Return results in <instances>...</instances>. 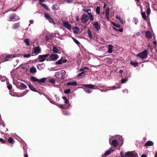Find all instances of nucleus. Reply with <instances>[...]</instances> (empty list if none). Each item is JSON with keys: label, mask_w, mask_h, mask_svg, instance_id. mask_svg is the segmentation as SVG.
<instances>
[{"label": "nucleus", "mask_w": 157, "mask_h": 157, "mask_svg": "<svg viewBox=\"0 0 157 157\" xmlns=\"http://www.w3.org/2000/svg\"><path fill=\"white\" fill-rule=\"evenodd\" d=\"M29 22L30 23V24H33L34 23V21L33 20H32L29 21Z\"/></svg>", "instance_id": "obj_63"}, {"label": "nucleus", "mask_w": 157, "mask_h": 157, "mask_svg": "<svg viewBox=\"0 0 157 157\" xmlns=\"http://www.w3.org/2000/svg\"><path fill=\"white\" fill-rule=\"evenodd\" d=\"M93 25L97 30L98 31L100 29V26L98 22H94L93 24Z\"/></svg>", "instance_id": "obj_13"}, {"label": "nucleus", "mask_w": 157, "mask_h": 157, "mask_svg": "<svg viewBox=\"0 0 157 157\" xmlns=\"http://www.w3.org/2000/svg\"><path fill=\"white\" fill-rule=\"evenodd\" d=\"M52 36L50 35H46L45 37V40L46 41L48 40L49 39H52Z\"/></svg>", "instance_id": "obj_33"}, {"label": "nucleus", "mask_w": 157, "mask_h": 157, "mask_svg": "<svg viewBox=\"0 0 157 157\" xmlns=\"http://www.w3.org/2000/svg\"><path fill=\"white\" fill-rule=\"evenodd\" d=\"M62 98L64 100V102L67 104L69 103V101L67 100V98L65 97H63Z\"/></svg>", "instance_id": "obj_39"}, {"label": "nucleus", "mask_w": 157, "mask_h": 157, "mask_svg": "<svg viewBox=\"0 0 157 157\" xmlns=\"http://www.w3.org/2000/svg\"><path fill=\"white\" fill-rule=\"evenodd\" d=\"M88 34L89 37L90 39H92V36L91 34V31L89 29L88 30Z\"/></svg>", "instance_id": "obj_34"}, {"label": "nucleus", "mask_w": 157, "mask_h": 157, "mask_svg": "<svg viewBox=\"0 0 157 157\" xmlns=\"http://www.w3.org/2000/svg\"><path fill=\"white\" fill-rule=\"evenodd\" d=\"M147 14L148 15L150 13V10L149 7H148L146 12Z\"/></svg>", "instance_id": "obj_55"}, {"label": "nucleus", "mask_w": 157, "mask_h": 157, "mask_svg": "<svg viewBox=\"0 0 157 157\" xmlns=\"http://www.w3.org/2000/svg\"><path fill=\"white\" fill-rule=\"evenodd\" d=\"M89 69V68L87 67H83L82 68H81L80 70V71H83V70H84L85 69Z\"/></svg>", "instance_id": "obj_53"}, {"label": "nucleus", "mask_w": 157, "mask_h": 157, "mask_svg": "<svg viewBox=\"0 0 157 157\" xmlns=\"http://www.w3.org/2000/svg\"><path fill=\"white\" fill-rule=\"evenodd\" d=\"M0 141L2 142V143H5L6 141H5L3 139L0 138Z\"/></svg>", "instance_id": "obj_57"}, {"label": "nucleus", "mask_w": 157, "mask_h": 157, "mask_svg": "<svg viewBox=\"0 0 157 157\" xmlns=\"http://www.w3.org/2000/svg\"><path fill=\"white\" fill-rule=\"evenodd\" d=\"M85 72L83 71L82 72L78 74V77H79L81 76H82V77H83L85 75Z\"/></svg>", "instance_id": "obj_40"}, {"label": "nucleus", "mask_w": 157, "mask_h": 157, "mask_svg": "<svg viewBox=\"0 0 157 157\" xmlns=\"http://www.w3.org/2000/svg\"><path fill=\"white\" fill-rule=\"evenodd\" d=\"M59 57V56L58 55L53 54L51 55L48 58L46 59V60L49 61H55Z\"/></svg>", "instance_id": "obj_5"}, {"label": "nucleus", "mask_w": 157, "mask_h": 157, "mask_svg": "<svg viewBox=\"0 0 157 157\" xmlns=\"http://www.w3.org/2000/svg\"><path fill=\"white\" fill-rule=\"evenodd\" d=\"M41 51L40 48L38 47H35L33 49V51L32 52L33 56H35L38 55Z\"/></svg>", "instance_id": "obj_7"}, {"label": "nucleus", "mask_w": 157, "mask_h": 157, "mask_svg": "<svg viewBox=\"0 0 157 157\" xmlns=\"http://www.w3.org/2000/svg\"><path fill=\"white\" fill-rule=\"evenodd\" d=\"M89 17L90 18V21H93V20H94V17H93V15L91 16H90Z\"/></svg>", "instance_id": "obj_61"}, {"label": "nucleus", "mask_w": 157, "mask_h": 157, "mask_svg": "<svg viewBox=\"0 0 157 157\" xmlns=\"http://www.w3.org/2000/svg\"><path fill=\"white\" fill-rule=\"evenodd\" d=\"M40 4H41L43 7H44V8L46 10H49V8L46 4H45L41 3H40Z\"/></svg>", "instance_id": "obj_37"}, {"label": "nucleus", "mask_w": 157, "mask_h": 157, "mask_svg": "<svg viewBox=\"0 0 157 157\" xmlns=\"http://www.w3.org/2000/svg\"><path fill=\"white\" fill-rule=\"evenodd\" d=\"M15 14L11 15L9 17H10V20H9V21H16L17 20H15Z\"/></svg>", "instance_id": "obj_23"}, {"label": "nucleus", "mask_w": 157, "mask_h": 157, "mask_svg": "<svg viewBox=\"0 0 157 157\" xmlns=\"http://www.w3.org/2000/svg\"><path fill=\"white\" fill-rule=\"evenodd\" d=\"M72 39L74 42L77 45H78L80 44V43L78 40L76 39L74 37H72Z\"/></svg>", "instance_id": "obj_38"}, {"label": "nucleus", "mask_w": 157, "mask_h": 157, "mask_svg": "<svg viewBox=\"0 0 157 157\" xmlns=\"http://www.w3.org/2000/svg\"><path fill=\"white\" fill-rule=\"evenodd\" d=\"M145 33L146 36L148 38H151L152 35L149 31H146Z\"/></svg>", "instance_id": "obj_21"}, {"label": "nucleus", "mask_w": 157, "mask_h": 157, "mask_svg": "<svg viewBox=\"0 0 157 157\" xmlns=\"http://www.w3.org/2000/svg\"><path fill=\"white\" fill-rule=\"evenodd\" d=\"M113 46L111 44L108 45V52L109 53H111L113 52Z\"/></svg>", "instance_id": "obj_20"}, {"label": "nucleus", "mask_w": 157, "mask_h": 157, "mask_svg": "<svg viewBox=\"0 0 157 157\" xmlns=\"http://www.w3.org/2000/svg\"><path fill=\"white\" fill-rule=\"evenodd\" d=\"M130 64L134 67H136L138 66V63L137 62H133L132 61L130 62Z\"/></svg>", "instance_id": "obj_29"}, {"label": "nucleus", "mask_w": 157, "mask_h": 157, "mask_svg": "<svg viewBox=\"0 0 157 157\" xmlns=\"http://www.w3.org/2000/svg\"><path fill=\"white\" fill-rule=\"evenodd\" d=\"M113 29L115 30H116L117 31H118L121 32H122L123 30V29L122 28H120L119 29H118L115 27H113Z\"/></svg>", "instance_id": "obj_35"}, {"label": "nucleus", "mask_w": 157, "mask_h": 157, "mask_svg": "<svg viewBox=\"0 0 157 157\" xmlns=\"http://www.w3.org/2000/svg\"><path fill=\"white\" fill-rule=\"evenodd\" d=\"M71 90L70 89H68L64 91V93L65 94H67L70 93Z\"/></svg>", "instance_id": "obj_44"}, {"label": "nucleus", "mask_w": 157, "mask_h": 157, "mask_svg": "<svg viewBox=\"0 0 157 157\" xmlns=\"http://www.w3.org/2000/svg\"><path fill=\"white\" fill-rule=\"evenodd\" d=\"M141 15L142 17L144 19H146V16L144 12L142 13Z\"/></svg>", "instance_id": "obj_41"}, {"label": "nucleus", "mask_w": 157, "mask_h": 157, "mask_svg": "<svg viewBox=\"0 0 157 157\" xmlns=\"http://www.w3.org/2000/svg\"><path fill=\"white\" fill-rule=\"evenodd\" d=\"M64 26L67 29L71 30V26L69 23L67 22H65L63 23Z\"/></svg>", "instance_id": "obj_16"}, {"label": "nucleus", "mask_w": 157, "mask_h": 157, "mask_svg": "<svg viewBox=\"0 0 157 157\" xmlns=\"http://www.w3.org/2000/svg\"><path fill=\"white\" fill-rule=\"evenodd\" d=\"M133 152H128L126 153L125 155V157H135V155Z\"/></svg>", "instance_id": "obj_12"}, {"label": "nucleus", "mask_w": 157, "mask_h": 157, "mask_svg": "<svg viewBox=\"0 0 157 157\" xmlns=\"http://www.w3.org/2000/svg\"><path fill=\"white\" fill-rule=\"evenodd\" d=\"M73 31L74 33H78L79 32V29L77 27H75L73 28Z\"/></svg>", "instance_id": "obj_22"}, {"label": "nucleus", "mask_w": 157, "mask_h": 157, "mask_svg": "<svg viewBox=\"0 0 157 157\" xmlns=\"http://www.w3.org/2000/svg\"><path fill=\"white\" fill-rule=\"evenodd\" d=\"M8 141L11 144H13L14 142V140H13V139L12 137H10L8 139Z\"/></svg>", "instance_id": "obj_31"}, {"label": "nucleus", "mask_w": 157, "mask_h": 157, "mask_svg": "<svg viewBox=\"0 0 157 157\" xmlns=\"http://www.w3.org/2000/svg\"><path fill=\"white\" fill-rule=\"evenodd\" d=\"M67 85L68 86H75L77 85V83L76 82H69L67 83Z\"/></svg>", "instance_id": "obj_26"}, {"label": "nucleus", "mask_w": 157, "mask_h": 157, "mask_svg": "<svg viewBox=\"0 0 157 157\" xmlns=\"http://www.w3.org/2000/svg\"><path fill=\"white\" fill-rule=\"evenodd\" d=\"M49 81L50 82L53 83H54L55 82V81L54 78L50 79L49 80Z\"/></svg>", "instance_id": "obj_46"}, {"label": "nucleus", "mask_w": 157, "mask_h": 157, "mask_svg": "<svg viewBox=\"0 0 157 157\" xmlns=\"http://www.w3.org/2000/svg\"><path fill=\"white\" fill-rule=\"evenodd\" d=\"M134 19L135 24L136 25L138 23V20L136 18H134Z\"/></svg>", "instance_id": "obj_58"}, {"label": "nucleus", "mask_w": 157, "mask_h": 157, "mask_svg": "<svg viewBox=\"0 0 157 157\" xmlns=\"http://www.w3.org/2000/svg\"><path fill=\"white\" fill-rule=\"evenodd\" d=\"M148 53L147 50H144L143 52L136 55V56L140 57L141 59H145L147 57Z\"/></svg>", "instance_id": "obj_3"}, {"label": "nucleus", "mask_w": 157, "mask_h": 157, "mask_svg": "<svg viewBox=\"0 0 157 157\" xmlns=\"http://www.w3.org/2000/svg\"><path fill=\"white\" fill-rule=\"evenodd\" d=\"M13 83L17 87L19 88L20 89L24 90L27 87L25 84L22 83L19 81H14Z\"/></svg>", "instance_id": "obj_2"}, {"label": "nucleus", "mask_w": 157, "mask_h": 157, "mask_svg": "<svg viewBox=\"0 0 157 157\" xmlns=\"http://www.w3.org/2000/svg\"><path fill=\"white\" fill-rule=\"evenodd\" d=\"M84 91L86 93L88 94H90L91 93L92 91L89 90H84Z\"/></svg>", "instance_id": "obj_50"}, {"label": "nucleus", "mask_w": 157, "mask_h": 157, "mask_svg": "<svg viewBox=\"0 0 157 157\" xmlns=\"http://www.w3.org/2000/svg\"><path fill=\"white\" fill-rule=\"evenodd\" d=\"M44 16L48 20L51 17L50 15L47 13H44Z\"/></svg>", "instance_id": "obj_43"}, {"label": "nucleus", "mask_w": 157, "mask_h": 157, "mask_svg": "<svg viewBox=\"0 0 157 157\" xmlns=\"http://www.w3.org/2000/svg\"><path fill=\"white\" fill-rule=\"evenodd\" d=\"M89 19V17L87 14H83L82 15L81 18V21L83 23H86L87 22Z\"/></svg>", "instance_id": "obj_8"}, {"label": "nucleus", "mask_w": 157, "mask_h": 157, "mask_svg": "<svg viewBox=\"0 0 157 157\" xmlns=\"http://www.w3.org/2000/svg\"><path fill=\"white\" fill-rule=\"evenodd\" d=\"M29 69L31 73H35L36 72V69L34 66H32Z\"/></svg>", "instance_id": "obj_19"}, {"label": "nucleus", "mask_w": 157, "mask_h": 157, "mask_svg": "<svg viewBox=\"0 0 157 157\" xmlns=\"http://www.w3.org/2000/svg\"><path fill=\"white\" fill-rule=\"evenodd\" d=\"M116 18L118 19L121 24H124L125 23V21H124L123 19L120 16L118 15H116Z\"/></svg>", "instance_id": "obj_15"}, {"label": "nucleus", "mask_w": 157, "mask_h": 157, "mask_svg": "<svg viewBox=\"0 0 157 157\" xmlns=\"http://www.w3.org/2000/svg\"><path fill=\"white\" fill-rule=\"evenodd\" d=\"M6 78L5 76L2 77H2H1L0 78V80L2 81H5L6 80Z\"/></svg>", "instance_id": "obj_52"}, {"label": "nucleus", "mask_w": 157, "mask_h": 157, "mask_svg": "<svg viewBox=\"0 0 157 157\" xmlns=\"http://www.w3.org/2000/svg\"><path fill=\"white\" fill-rule=\"evenodd\" d=\"M24 42L25 43L26 45L29 46V39L28 38H27L24 40Z\"/></svg>", "instance_id": "obj_32"}, {"label": "nucleus", "mask_w": 157, "mask_h": 157, "mask_svg": "<svg viewBox=\"0 0 157 157\" xmlns=\"http://www.w3.org/2000/svg\"><path fill=\"white\" fill-rule=\"evenodd\" d=\"M83 10L85 12H86L87 13L89 12V11L90 10V9H83Z\"/></svg>", "instance_id": "obj_54"}, {"label": "nucleus", "mask_w": 157, "mask_h": 157, "mask_svg": "<svg viewBox=\"0 0 157 157\" xmlns=\"http://www.w3.org/2000/svg\"><path fill=\"white\" fill-rule=\"evenodd\" d=\"M83 85L88 88H90L91 89H94V88L95 87V86L93 84H86V85Z\"/></svg>", "instance_id": "obj_17"}, {"label": "nucleus", "mask_w": 157, "mask_h": 157, "mask_svg": "<svg viewBox=\"0 0 157 157\" xmlns=\"http://www.w3.org/2000/svg\"><path fill=\"white\" fill-rule=\"evenodd\" d=\"M63 113L64 115H68L69 114V113L68 112L66 111H63Z\"/></svg>", "instance_id": "obj_56"}, {"label": "nucleus", "mask_w": 157, "mask_h": 157, "mask_svg": "<svg viewBox=\"0 0 157 157\" xmlns=\"http://www.w3.org/2000/svg\"><path fill=\"white\" fill-rule=\"evenodd\" d=\"M28 91H24L21 94V95L20 97H23V96L25 95L26 94L28 93Z\"/></svg>", "instance_id": "obj_49"}, {"label": "nucleus", "mask_w": 157, "mask_h": 157, "mask_svg": "<svg viewBox=\"0 0 157 157\" xmlns=\"http://www.w3.org/2000/svg\"><path fill=\"white\" fill-rule=\"evenodd\" d=\"M45 67V65L44 63L39 64L37 66V67L39 70H41L43 69Z\"/></svg>", "instance_id": "obj_18"}, {"label": "nucleus", "mask_w": 157, "mask_h": 157, "mask_svg": "<svg viewBox=\"0 0 157 157\" xmlns=\"http://www.w3.org/2000/svg\"><path fill=\"white\" fill-rule=\"evenodd\" d=\"M11 57H15V56L14 55H7L6 56V57L4 58L5 61H9V59H8V58H10Z\"/></svg>", "instance_id": "obj_25"}, {"label": "nucleus", "mask_w": 157, "mask_h": 157, "mask_svg": "<svg viewBox=\"0 0 157 157\" xmlns=\"http://www.w3.org/2000/svg\"><path fill=\"white\" fill-rule=\"evenodd\" d=\"M153 144V143L152 141H148L145 144V146H151Z\"/></svg>", "instance_id": "obj_28"}, {"label": "nucleus", "mask_w": 157, "mask_h": 157, "mask_svg": "<svg viewBox=\"0 0 157 157\" xmlns=\"http://www.w3.org/2000/svg\"><path fill=\"white\" fill-rule=\"evenodd\" d=\"M116 27L118 28H120L121 26L119 24H117Z\"/></svg>", "instance_id": "obj_64"}, {"label": "nucleus", "mask_w": 157, "mask_h": 157, "mask_svg": "<svg viewBox=\"0 0 157 157\" xmlns=\"http://www.w3.org/2000/svg\"><path fill=\"white\" fill-rule=\"evenodd\" d=\"M67 61V60L64 59L63 58H62L60 59L56 62V65L61 64L63 63H65Z\"/></svg>", "instance_id": "obj_9"}, {"label": "nucleus", "mask_w": 157, "mask_h": 157, "mask_svg": "<svg viewBox=\"0 0 157 157\" xmlns=\"http://www.w3.org/2000/svg\"><path fill=\"white\" fill-rule=\"evenodd\" d=\"M96 13L98 14H99L100 13V7L99 6L97 7L96 9Z\"/></svg>", "instance_id": "obj_36"}, {"label": "nucleus", "mask_w": 157, "mask_h": 157, "mask_svg": "<svg viewBox=\"0 0 157 157\" xmlns=\"http://www.w3.org/2000/svg\"><path fill=\"white\" fill-rule=\"evenodd\" d=\"M52 51L53 52L55 53H60L59 49L56 47L53 46Z\"/></svg>", "instance_id": "obj_14"}, {"label": "nucleus", "mask_w": 157, "mask_h": 157, "mask_svg": "<svg viewBox=\"0 0 157 157\" xmlns=\"http://www.w3.org/2000/svg\"><path fill=\"white\" fill-rule=\"evenodd\" d=\"M136 35L137 36H139L140 35V32H138L136 33Z\"/></svg>", "instance_id": "obj_62"}, {"label": "nucleus", "mask_w": 157, "mask_h": 157, "mask_svg": "<svg viewBox=\"0 0 157 157\" xmlns=\"http://www.w3.org/2000/svg\"><path fill=\"white\" fill-rule=\"evenodd\" d=\"M7 87L9 90H11L12 88V85L9 84H7Z\"/></svg>", "instance_id": "obj_51"}, {"label": "nucleus", "mask_w": 157, "mask_h": 157, "mask_svg": "<svg viewBox=\"0 0 157 157\" xmlns=\"http://www.w3.org/2000/svg\"><path fill=\"white\" fill-rule=\"evenodd\" d=\"M29 87L31 90L32 91L37 92L35 88L31 84H29Z\"/></svg>", "instance_id": "obj_24"}, {"label": "nucleus", "mask_w": 157, "mask_h": 157, "mask_svg": "<svg viewBox=\"0 0 157 157\" xmlns=\"http://www.w3.org/2000/svg\"><path fill=\"white\" fill-rule=\"evenodd\" d=\"M109 8H107L105 10V15L106 18L108 20H109Z\"/></svg>", "instance_id": "obj_11"}, {"label": "nucleus", "mask_w": 157, "mask_h": 157, "mask_svg": "<svg viewBox=\"0 0 157 157\" xmlns=\"http://www.w3.org/2000/svg\"><path fill=\"white\" fill-rule=\"evenodd\" d=\"M109 141L110 144L114 147H116L117 146L118 142L121 143V145L123 143L122 137L119 135H116L115 136H112L109 139Z\"/></svg>", "instance_id": "obj_1"}, {"label": "nucleus", "mask_w": 157, "mask_h": 157, "mask_svg": "<svg viewBox=\"0 0 157 157\" xmlns=\"http://www.w3.org/2000/svg\"><path fill=\"white\" fill-rule=\"evenodd\" d=\"M111 149H110L109 150L107 151L106 152L102 155V157H105L107 155H109L111 153Z\"/></svg>", "instance_id": "obj_27"}, {"label": "nucleus", "mask_w": 157, "mask_h": 157, "mask_svg": "<svg viewBox=\"0 0 157 157\" xmlns=\"http://www.w3.org/2000/svg\"><path fill=\"white\" fill-rule=\"evenodd\" d=\"M19 23H16L14 24L13 27L12 29H15L18 28V27L19 26Z\"/></svg>", "instance_id": "obj_30"}, {"label": "nucleus", "mask_w": 157, "mask_h": 157, "mask_svg": "<svg viewBox=\"0 0 157 157\" xmlns=\"http://www.w3.org/2000/svg\"><path fill=\"white\" fill-rule=\"evenodd\" d=\"M49 101L50 102L52 103V104H53L56 105L55 103L56 102H54V101H53L52 100H49Z\"/></svg>", "instance_id": "obj_59"}, {"label": "nucleus", "mask_w": 157, "mask_h": 157, "mask_svg": "<svg viewBox=\"0 0 157 157\" xmlns=\"http://www.w3.org/2000/svg\"><path fill=\"white\" fill-rule=\"evenodd\" d=\"M56 74H59V75H61V76H60V77H60L62 78L65 75L66 72L64 70H62L58 72H56Z\"/></svg>", "instance_id": "obj_10"}, {"label": "nucleus", "mask_w": 157, "mask_h": 157, "mask_svg": "<svg viewBox=\"0 0 157 157\" xmlns=\"http://www.w3.org/2000/svg\"><path fill=\"white\" fill-rule=\"evenodd\" d=\"M48 20L50 23H52L54 25L55 24V23L51 17L48 19Z\"/></svg>", "instance_id": "obj_42"}, {"label": "nucleus", "mask_w": 157, "mask_h": 157, "mask_svg": "<svg viewBox=\"0 0 157 157\" xmlns=\"http://www.w3.org/2000/svg\"><path fill=\"white\" fill-rule=\"evenodd\" d=\"M31 56V55L30 54H25L24 56V57L25 58H29Z\"/></svg>", "instance_id": "obj_47"}, {"label": "nucleus", "mask_w": 157, "mask_h": 157, "mask_svg": "<svg viewBox=\"0 0 157 157\" xmlns=\"http://www.w3.org/2000/svg\"><path fill=\"white\" fill-rule=\"evenodd\" d=\"M30 79L32 82H37L40 84H41V83H44L46 80L45 78H43L40 79H39L33 76L31 77Z\"/></svg>", "instance_id": "obj_4"}, {"label": "nucleus", "mask_w": 157, "mask_h": 157, "mask_svg": "<svg viewBox=\"0 0 157 157\" xmlns=\"http://www.w3.org/2000/svg\"><path fill=\"white\" fill-rule=\"evenodd\" d=\"M65 1L68 3H71L72 2V0H65Z\"/></svg>", "instance_id": "obj_60"}, {"label": "nucleus", "mask_w": 157, "mask_h": 157, "mask_svg": "<svg viewBox=\"0 0 157 157\" xmlns=\"http://www.w3.org/2000/svg\"><path fill=\"white\" fill-rule=\"evenodd\" d=\"M49 55V54H45L44 55H40L38 56V59L39 60V61L40 62H42L46 60L47 57Z\"/></svg>", "instance_id": "obj_6"}, {"label": "nucleus", "mask_w": 157, "mask_h": 157, "mask_svg": "<svg viewBox=\"0 0 157 157\" xmlns=\"http://www.w3.org/2000/svg\"><path fill=\"white\" fill-rule=\"evenodd\" d=\"M58 106L59 107H60V108H64V109H65V108H66V107H65L64 106V105H61V104H58V105H56Z\"/></svg>", "instance_id": "obj_45"}, {"label": "nucleus", "mask_w": 157, "mask_h": 157, "mask_svg": "<svg viewBox=\"0 0 157 157\" xmlns=\"http://www.w3.org/2000/svg\"><path fill=\"white\" fill-rule=\"evenodd\" d=\"M127 80V79L126 78L122 79L121 80V82L122 83H125Z\"/></svg>", "instance_id": "obj_48"}]
</instances>
